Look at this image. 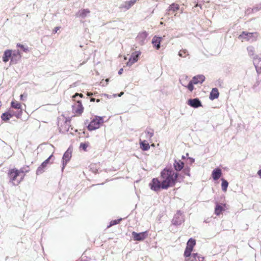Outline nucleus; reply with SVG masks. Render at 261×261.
<instances>
[{"label": "nucleus", "instance_id": "obj_1", "mask_svg": "<svg viewBox=\"0 0 261 261\" xmlns=\"http://www.w3.org/2000/svg\"><path fill=\"white\" fill-rule=\"evenodd\" d=\"M178 173L172 169L165 168L161 173L163 187L168 189L174 185L178 177Z\"/></svg>", "mask_w": 261, "mask_h": 261}, {"label": "nucleus", "instance_id": "obj_2", "mask_svg": "<svg viewBox=\"0 0 261 261\" xmlns=\"http://www.w3.org/2000/svg\"><path fill=\"white\" fill-rule=\"evenodd\" d=\"M8 176L13 185H17L23 179L24 174H20V171L16 169H12L9 170Z\"/></svg>", "mask_w": 261, "mask_h": 261}, {"label": "nucleus", "instance_id": "obj_3", "mask_svg": "<svg viewBox=\"0 0 261 261\" xmlns=\"http://www.w3.org/2000/svg\"><path fill=\"white\" fill-rule=\"evenodd\" d=\"M204 80L205 76L203 75L200 74L194 76L187 86H186L185 84H184L182 80H180V82L182 86L186 87L190 91L192 92L194 89V84L196 85L198 84H202Z\"/></svg>", "mask_w": 261, "mask_h": 261}, {"label": "nucleus", "instance_id": "obj_4", "mask_svg": "<svg viewBox=\"0 0 261 261\" xmlns=\"http://www.w3.org/2000/svg\"><path fill=\"white\" fill-rule=\"evenodd\" d=\"M103 123V117L96 116L88 124L87 126L88 129L90 131H92L98 129Z\"/></svg>", "mask_w": 261, "mask_h": 261}, {"label": "nucleus", "instance_id": "obj_5", "mask_svg": "<svg viewBox=\"0 0 261 261\" xmlns=\"http://www.w3.org/2000/svg\"><path fill=\"white\" fill-rule=\"evenodd\" d=\"M257 37V35L256 33H247L243 32L242 34L239 36L238 38L241 40L242 41H249L252 42L256 40Z\"/></svg>", "mask_w": 261, "mask_h": 261}, {"label": "nucleus", "instance_id": "obj_6", "mask_svg": "<svg viewBox=\"0 0 261 261\" xmlns=\"http://www.w3.org/2000/svg\"><path fill=\"white\" fill-rule=\"evenodd\" d=\"M149 186L152 190L155 192L160 191L161 189H167V188H164L163 187L162 181H160L156 178H153L151 181L149 183Z\"/></svg>", "mask_w": 261, "mask_h": 261}, {"label": "nucleus", "instance_id": "obj_7", "mask_svg": "<svg viewBox=\"0 0 261 261\" xmlns=\"http://www.w3.org/2000/svg\"><path fill=\"white\" fill-rule=\"evenodd\" d=\"M78 96L82 97L83 95L82 94L76 93L74 96H73L74 100L77 102V103L75 106H73V110L74 111L75 113L80 115L83 113L84 108L81 101L80 100L76 99V98Z\"/></svg>", "mask_w": 261, "mask_h": 261}, {"label": "nucleus", "instance_id": "obj_8", "mask_svg": "<svg viewBox=\"0 0 261 261\" xmlns=\"http://www.w3.org/2000/svg\"><path fill=\"white\" fill-rule=\"evenodd\" d=\"M184 221L185 218L182 213L180 211H177L173 217L172 223L174 225L178 226L181 224Z\"/></svg>", "mask_w": 261, "mask_h": 261}, {"label": "nucleus", "instance_id": "obj_9", "mask_svg": "<svg viewBox=\"0 0 261 261\" xmlns=\"http://www.w3.org/2000/svg\"><path fill=\"white\" fill-rule=\"evenodd\" d=\"M196 244L195 240L192 238L190 239L187 243V247L186 248L184 255L186 257L190 256L193 248Z\"/></svg>", "mask_w": 261, "mask_h": 261}, {"label": "nucleus", "instance_id": "obj_10", "mask_svg": "<svg viewBox=\"0 0 261 261\" xmlns=\"http://www.w3.org/2000/svg\"><path fill=\"white\" fill-rule=\"evenodd\" d=\"M72 149L70 147L64 153L62 158V171L63 172L67 162L70 160L71 158Z\"/></svg>", "mask_w": 261, "mask_h": 261}, {"label": "nucleus", "instance_id": "obj_11", "mask_svg": "<svg viewBox=\"0 0 261 261\" xmlns=\"http://www.w3.org/2000/svg\"><path fill=\"white\" fill-rule=\"evenodd\" d=\"M132 237L135 241H141L144 240L148 236L147 231L137 233L135 231L132 232Z\"/></svg>", "mask_w": 261, "mask_h": 261}, {"label": "nucleus", "instance_id": "obj_12", "mask_svg": "<svg viewBox=\"0 0 261 261\" xmlns=\"http://www.w3.org/2000/svg\"><path fill=\"white\" fill-rule=\"evenodd\" d=\"M53 156V154L50 155L46 160H45L40 165L37 170H36V174L39 175L43 173L45 171V168H46L47 165L49 163L50 160Z\"/></svg>", "mask_w": 261, "mask_h": 261}, {"label": "nucleus", "instance_id": "obj_13", "mask_svg": "<svg viewBox=\"0 0 261 261\" xmlns=\"http://www.w3.org/2000/svg\"><path fill=\"white\" fill-rule=\"evenodd\" d=\"M253 64L255 67L256 72L261 73V54L256 55L253 58Z\"/></svg>", "mask_w": 261, "mask_h": 261}, {"label": "nucleus", "instance_id": "obj_14", "mask_svg": "<svg viewBox=\"0 0 261 261\" xmlns=\"http://www.w3.org/2000/svg\"><path fill=\"white\" fill-rule=\"evenodd\" d=\"M137 2V0H130L122 3L119 6V9L123 11L129 10Z\"/></svg>", "mask_w": 261, "mask_h": 261}, {"label": "nucleus", "instance_id": "obj_15", "mask_svg": "<svg viewBox=\"0 0 261 261\" xmlns=\"http://www.w3.org/2000/svg\"><path fill=\"white\" fill-rule=\"evenodd\" d=\"M141 52L135 51L131 55L128 61L126 63L127 66H131L134 63H136L138 59L139 56L140 55Z\"/></svg>", "mask_w": 261, "mask_h": 261}, {"label": "nucleus", "instance_id": "obj_16", "mask_svg": "<svg viewBox=\"0 0 261 261\" xmlns=\"http://www.w3.org/2000/svg\"><path fill=\"white\" fill-rule=\"evenodd\" d=\"M154 135V130L151 128H147L143 133L141 135V137L151 142V138Z\"/></svg>", "mask_w": 261, "mask_h": 261}, {"label": "nucleus", "instance_id": "obj_17", "mask_svg": "<svg viewBox=\"0 0 261 261\" xmlns=\"http://www.w3.org/2000/svg\"><path fill=\"white\" fill-rule=\"evenodd\" d=\"M90 14V11L89 9H82L76 13L75 16L81 19H85L89 16Z\"/></svg>", "mask_w": 261, "mask_h": 261}, {"label": "nucleus", "instance_id": "obj_18", "mask_svg": "<svg viewBox=\"0 0 261 261\" xmlns=\"http://www.w3.org/2000/svg\"><path fill=\"white\" fill-rule=\"evenodd\" d=\"M147 36L148 33L146 32H140L136 37V40L140 45H142L145 44Z\"/></svg>", "mask_w": 261, "mask_h": 261}, {"label": "nucleus", "instance_id": "obj_19", "mask_svg": "<svg viewBox=\"0 0 261 261\" xmlns=\"http://www.w3.org/2000/svg\"><path fill=\"white\" fill-rule=\"evenodd\" d=\"M21 58V55L20 51L18 50H14L13 53L12 52L11 62L13 64H16L20 60Z\"/></svg>", "mask_w": 261, "mask_h": 261}, {"label": "nucleus", "instance_id": "obj_20", "mask_svg": "<svg viewBox=\"0 0 261 261\" xmlns=\"http://www.w3.org/2000/svg\"><path fill=\"white\" fill-rule=\"evenodd\" d=\"M188 105L194 108H197L201 106V101L197 98L189 99Z\"/></svg>", "mask_w": 261, "mask_h": 261}, {"label": "nucleus", "instance_id": "obj_21", "mask_svg": "<svg viewBox=\"0 0 261 261\" xmlns=\"http://www.w3.org/2000/svg\"><path fill=\"white\" fill-rule=\"evenodd\" d=\"M187 259V261H203L204 258L198 253H193Z\"/></svg>", "mask_w": 261, "mask_h": 261}, {"label": "nucleus", "instance_id": "obj_22", "mask_svg": "<svg viewBox=\"0 0 261 261\" xmlns=\"http://www.w3.org/2000/svg\"><path fill=\"white\" fill-rule=\"evenodd\" d=\"M222 175V170L219 168H216L212 171V176L214 180H217Z\"/></svg>", "mask_w": 261, "mask_h": 261}, {"label": "nucleus", "instance_id": "obj_23", "mask_svg": "<svg viewBox=\"0 0 261 261\" xmlns=\"http://www.w3.org/2000/svg\"><path fill=\"white\" fill-rule=\"evenodd\" d=\"M162 40V37H157L155 36L152 38L151 43L157 49H159L160 48V44Z\"/></svg>", "mask_w": 261, "mask_h": 261}, {"label": "nucleus", "instance_id": "obj_24", "mask_svg": "<svg viewBox=\"0 0 261 261\" xmlns=\"http://www.w3.org/2000/svg\"><path fill=\"white\" fill-rule=\"evenodd\" d=\"M173 166L175 170L176 171H179L183 169L184 166V163L179 160H175L174 163L173 164Z\"/></svg>", "mask_w": 261, "mask_h": 261}, {"label": "nucleus", "instance_id": "obj_25", "mask_svg": "<svg viewBox=\"0 0 261 261\" xmlns=\"http://www.w3.org/2000/svg\"><path fill=\"white\" fill-rule=\"evenodd\" d=\"M13 109H12L10 108L8 110V112L10 114L11 117H12L13 116H15L17 118H20L22 114V112L21 110H19V111H15Z\"/></svg>", "mask_w": 261, "mask_h": 261}, {"label": "nucleus", "instance_id": "obj_26", "mask_svg": "<svg viewBox=\"0 0 261 261\" xmlns=\"http://www.w3.org/2000/svg\"><path fill=\"white\" fill-rule=\"evenodd\" d=\"M179 9V6L178 4L175 3H173L170 5L167 10V12L166 13V15H169L170 14V11L175 12Z\"/></svg>", "mask_w": 261, "mask_h": 261}, {"label": "nucleus", "instance_id": "obj_27", "mask_svg": "<svg viewBox=\"0 0 261 261\" xmlns=\"http://www.w3.org/2000/svg\"><path fill=\"white\" fill-rule=\"evenodd\" d=\"M11 108L16 109V111H19L21 110L22 112V106L20 103L16 100H13L11 102Z\"/></svg>", "mask_w": 261, "mask_h": 261}, {"label": "nucleus", "instance_id": "obj_28", "mask_svg": "<svg viewBox=\"0 0 261 261\" xmlns=\"http://www.w3.org/2000/svg\"><path fill=\"white\" fill-rule=\"evenodd\" d=\"M219 93L218 90L216 88H213L210 95V98L211 100H214L219 97Z\"/></svg>", "mask_w": 261, "mask_h": 261}, {"label": "nucleus", "instance_id": "obj_29", "mask_svg": "<svg viewBox=\"0 0 261 261\" xmlns=\"http://www.w3.org/2000/svg\"><path fill=\"white\" fill-rule=\"evenodd\" d=\"M12 51L11 50H7L4 52V56L3 57V61L6 63L7 62L10 58H11Z\"/></svg>", "mask_w": 261, "mask_h": 261}, {"label": "nucleus", "instance_id": "obj_30", "mask_svg": "<svg viewBox=\"0 0 261 261\" xmlns=\"http://www.w3.org/2000/svg\"><path fill=\"white\" fill-rule=\"evenodd\" d=\"M140 144L141 148L144 151L148 150L150 148L149 144L146 140H140Z\"/></svg>", "mask_w": 261, "mask_h": 261}, {"label": "nucleus", "instance_id": "obj_31", "mask_svg": "<svg viewBox=\"0 0 261 261\" xmlns=\"http://www.w3.org/2000/svg\"><path fill=\"white\" fill-rule=\"evenodd\" d=\"M224 211L223 207L218 204H217L215 208V214L217 216H219L222 213V211Z\"/></svg>", "mask_w": 261, "mask_h": 261}, {"label": "nucleus", "instance_id": "obj_32", "mask_svg": "<svg viewBox=\"0 0 261 261\" xmlns=\"http://www.w3.org/2000/svg\"><path fill=\"white\" fill-rule=\"evenodd\" d=\"M178 55L181 58H186L189 55V53L186 49H181L179 51Z\"/></svg>", "mask_w": 261, "mask_h": 261}, {"label": "nucleus", "instance_id": "obj_33", "mask_svg": "<svg viewBox=\"0 0 261 261\" xmlns=\"http://www.w3.org/2000/svg\"><path fill=\"white\" fill-rule=\"evenodd\" d=\"M221 180H222V184H221L222 190L223 191L226 192L227 191V187L228 186V182L226 180L224 179V178H222Z\"/></svg>", "mask_w": 261, "mask_h": 261}, {"label": "nucleus", "instance_id": "obj_34", "mask_svg": "<svg viewBox=\"0 0 261 261\" xmlns=\"http://www.w3.org/2000/svg\"><path fill=\"white\" fill-rule=\"evenodd\" d=\"M11 118V116L10 114L9 113L8 111L6 112L5 113H3L1 116V118L4 121H8L10 120V119Z\"/></svg>", "mask_w": 261, "mask_h": 261}, {"label": "nucleus", "instance_id": "obj_35", "mask_svg": "<svg viewBox=\"0 0 261 261\" xmlns=\"http://www.w3.org/2000/svg\"><path fill=\"white\" fill-rule=\"evenodd\" d=\"M247 49L248 53V55L250 56H252L254 55V48L253 46H248Z\"/></svg>", "mask_w": 261, "mask_h": 261}, {"label": "nucleus", "instance_id": "obj_36", "mask_svg": "<svg viewBox=\"0 0 261 261\" xmlns=\"http://www.w3.org/2000/svg\"><path fill=\"white\" fill-rule=\"evenodd\" d=\"M260 10H261V3L257 4L255 6H254L252 9L251 11L252 12H256L259 11Z\"/></svg>", "mask_w": 261, "mask_h": 261}, {"label": "nucleus", "instance_id": "obj_37", "mask_svg": "<svg viewBox=\"0 0 261 261\" xmlns=\"http://www.w3.org/2000/svg\"><path fill=\"white\" fill-rule=\"evenodd\" d=\"M17 46L20 47L25 53H27L29 51V48L27 46L20 44H17Z\"/></svg>", "mask_w": 261, "mask_h": 261}, {"label": "nucleus", "instance_id": "obj_38", "mask_svg": "<svg viewBox=\"0 0 261 261\" xmlns=\"http://www.w3.org/2000/svg\"><path fill=\"white\" fill-rule=\"evenodd\" d=\"M89 146V143H81L80 146V148L82 149L84 151L87 150V148Z\"/></svg>", "mask_w": 261, "mask_h": 261}, {"label": "nucleus", "instance_id": "obj_39", "mask_svg": "<svg viewBox=\"0 0 261 261\" xmlns=\"http://www.w3.org/2000/svg\"><path fill=\"white\" fill-rule=\"evenodd\" d=\"M122 220V219L120 218L119 219H117V220H113L112 221H111L110 222V225L108 226V227H111L113 225H116V224H117L118 223H120V222Z\"/></svg>", "mask_w": 261, "mask_h": 261}, {"label": "nucleus", "instance_id": "obj_40", "mask_svg": "<svg viewBox=\"0 0 261 261\" xmlns=\"http://www.w3.org/2000/svg\"><path fill=\"white\" fill-rule=\"evenodd\" d=\"M20 171V174H24L25 173L29 172V169H27L26 168H22L20 170H18Z\"/></svg>", "mask_w": 261, "mask_h": 261}, {"label": "nucleus", "instance_id": "obj_41", "mask_svg": "<svg viewBox=\"0 0 261 261\" xmlns=\"http://www.w3.org/2000/svg\"><path fill=\"white\" fill-rule=\"evenodd\" d=\"M27 96H28V95L26 93H24L23 94H21L20 96V100H22V101L26 100L27 98Z\"/></svg>", "mask_w": 261, "mask_h": 261}, {"label": "nucleus", "instance_id": "obj_42", "mask_svg": "<svg viewBox=\"0 0 261 261\" xmlns=\"http://www.w3.org/2000/svg\"><path fill=\"white\" fill-rule=\"evenodd\" d=\"M184 172L186 174H187L188 176H190L189 169V168H188V169H184Z\"/></svg>", "mask_w": 261, "mask_h": 261}, {"label": "nucleus", "instance_id": "obj_43", "mask_svg": "<svg viewBox=\"0 0 261 261\" xmlns=\"http://www.w3.org/2000/svg\"><path fill=\"white\" fill-rule=\"evenodd\" d=\"M60 29V27H55L54 31H53V32L54 33H56L57 32V31Z\"/></svg>", "mask_w": 261, "mask_h": 261}, {"label": "nucleus", "instance_id": "obj_44", "mask_svg": "<svg viewBox=\"0 0 261 261\" xmlns=\"http://www.w3.org/2000/svg\"><path fill=\"white\" fill-rule=\"evenodd\" d=\"M257 174L259 176V177L261 178V169H260L258 171Z\"/></svg>", "mask_w": 261, "mask_h": 261}, {"label": "nucleus", "instance_id": "obj_45", "mask_svg": "<svg viewBox=\"0 0 261 261\" xmlns=\"http://www.w3.org/2000/svg\"><path fill=\"white\" fill-rule=\"evenodd\" d=\"M123 71V68H121V69L119 70V71H118V74H121L122 73Z\"/></svg>", "mask_w": 261, "mask_h": 261}, {"label": "nucleus", "instance_id": "obj_46", "mask_svg": "<svg viewBox=\"0 0 261 261\" xmlns=\"http://www.w3.org/2000/svg\"><path fill=\"white\" fill-rule=\"evenodd\" d=\"M189 159L191 161V162L192 163H194V159H193V158H189Z\"/></svg>", "mask_w": 261, "mask_h": 261}, {"label": "nucleus", "instance_id": "obj_47", "mask_svg": "<svg viewBox=\"0 0 261 261\" xmlns=\"http://www.w3.org/2000/svg\"><path fill=\"white\" fill-rule=\"evenodd\" d=\"M123 93H123V92H121L120 93V94H119V96H121V95H122L123 94Z\"/></svg>", "mask_w": 261, "mask_h": 261}, {"label": "nucleus", "instance_id": "obj_48", "mask_svg": "<svg viewBox=\"0 0 261 261\" xmlns=\"http://www.w3.org/2000/svg\"><path fill=\"white\" fill-rule=\"evenodd\" d=\"M90 100H91V101H94L95 100V98H91V99H90Z\"/></svg>", "mask_w": 261, "mask_h": 261}, {"label": "nucleus", "instance_id": "obj_49", "mask_svg": "<svg viewBox=\"0 0 261 261\" xmlns=\"http://www.w3.org/2000/svg\"><path fill=\"white\" fill-rule=\"evenodd\" d=\"M200 7L201 8V5H198V4H196L195 7Z\"/></svg>", "mask_w": 261, "mask_h": 261}, {"label": "nucleus", "instance_id": "obj_50", "mask_svg": "<svg viewBox=\"0 0 261 261\" xmlns=\"http://www.w3.org/2000/svg\"><path fill=\"white\" fill-rule=\"evenodd\" d=\"M92 95V93H88V96H91Z\"/></svg>", "mask_w": 261, "mask_h": 261}, {"label": "nucleus", "instance_id": "obj_51", "mask_svg": "<svg viewBox=\"0 0 261 261\" xmlns=\"http://www.w3.org/2000/svg\"><path fill=\"white\" fill-rule=\"evenodd\" d=\"M109 81V79L106 80V82H108Z\"/></svg>", "mask_w": 261, "mask_h": 261}, {"label": "nucleus", "instance_id": "obj_52", "mask_svg": "<svg viewBox=\"0 0 261 261\" xmlns=\"http://www.w3.org/2000/svg\"><path fill=\"white\" fill-rule=\"evenodd\" d=\"M2 106L1 102L0 101V107Z\"/></svg>", "mask_w": 261, "mask_h": 261}, {"label": "nucleus", "instance_id": "obj_53", "mask_svg": "<svg viewBox=\"0 0 261 261\" xmlns=\"http://www.w3.org/2000/svg\"><path fill=\"white\" fill-rule=\"evenodd\" d=\"M185 78L186 79L188 78V76H185Z\"/></svg>", "mask_w": 261, "mask_h": 261}]
</instances>
